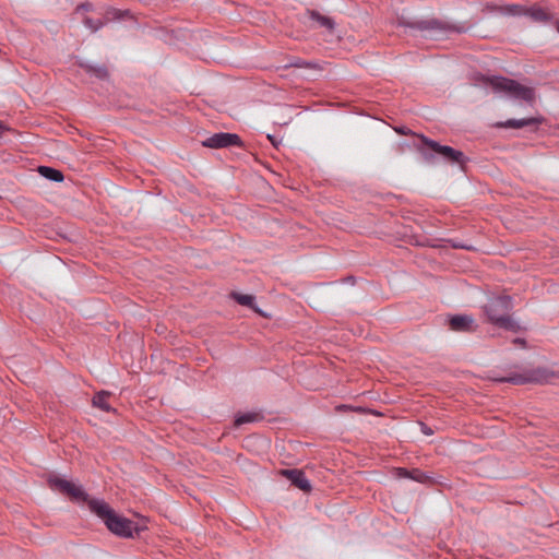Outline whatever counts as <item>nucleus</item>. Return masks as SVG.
<instances>
[{
	"mask_svg": "<svg viewBox=\"0 0 559 559\" xmlns=\"http://www.w3.org/2000/svg\"><path fill=\"white\" fill-rule=\"evenodd\" d=\"M526 16L535 22L548 23L554 20V15L538 5H532L527 8Z\"/></svg>",
	"mask_w": 559,
	"mask_h": 559,
	"instance_id": "ddd939ff",
	"label": "nucleus"
},
{
	"mask_svg": "<svg viewBox=\"0 0 559 559\" xmlns=\"http://www.w3.org/2000/svg\"><path fill=\"white\" fill-rule=\"evenodd\" d=\"M555 26H556L557 32L559 33V20L555 21Z\"/></svg>",
	"mask_w": 559,
	"mask_h": 559,
	"instance_id": "cd10ccee",
	"label": "nucleus"
},
{
	"mask_svg": "<svg viewBox=\"0 0 559 559\" xmlns=\"http://www.w3.org/2000/svg\"><path fill=\"white\" fill-rule=\"evenodd\" d=\"M453 247L454 248H464V249H467V250L471 249V247H468V246H462V245H459V243H454Z\"/></svg>",
	"mask_w": 559,
	"mask_h": 559,
	"instance_id": "a878e982",
	"label": "nucleus"
},
{
	"mask_svg": "<svg viewBox=\"0 0 559 559\" xmlns=\"http://www.w3.org/2000/svg\"><path fill=\"white\" fill-rule=\"evenodd\" d=\"M110 395L111 394L108 391H100V392L96 393L92 400L93 406H95L104 412H107V413L114 412L115 409L111 408V406L108 403V399Z\"/></svg>",
	"mask_w": 559,
	"mask_h": 559,
	"instance_id": "4468645a",
	"label": "nucleus"
},
{
	"mask_svg": "<svg viewBox=\"0 0 559 559\" xmlns=\"http://www.w3.org/2000/svg\"><path fill=\"white\" fill-rule=\"evenodd\" d=\"M316 20L317 26L324 27L326 31L325 41L335 43L340 39V36L335 31V22L331 17L317 13Z\"/></svg>",
	"mask_w": 559,
	"mask_h": 559,
	"instance_id": "f8f14e48",
	"label": "nucleus"
},
{
	"mask_svg": "<svg viewBox=\"0 0 559 559\" xmlns=\"http://www.w3.org/2000/svg\"><path fill=\"white\" fill-rule=\"evenodd\" d=\"M496 382H508L512 384L544 383L548 381V371L543 368L525 370L522 373L511 372L506 377H492Z\"/></svg>",
	"mask_w": 559,
	"mask_h": 559,
	"instance_id": "39448f33",
	"label": "nucleus"
},
{
	"mask_svg": "<svg viewBox=\"0 0 559 559\" xmlns=\"http://www.w3.org/2000/svg\"><path fill=\"white\" fill-rule=\"evenodd\" d=\"M9 128L0 121V139L3 136L4 132L8 131Z\"/></svg>",
	"mask_w": 559,
	"mask_h": 559,
	"instance_id": "393cba45",
	"label": "nucleus"
},
{
	"mask_svg": "<svg viewBox=\"0 0 559 559\" xmlns=\"http://www.w3.org/2000/svg\"><path fill=\"white\" fill-rule=\"evenodd\" d=\"M419 143L415 144L417 151L421 154L424 159L432 163L436 155L441 156L445 162L463 166L466 157L462 151L455 150L449 145H442L435 140H431L424 134H416Z\"/></svg>",
	"mask_w": 559,
	"mask_h": 559,
	"instance_id": "7ed1b4c3",
	"label": "nucleus"
},
{
	"mask_svg": "<svg viewBox=\"0 0 559 559\" xmlns=\"http://www.w3.org/2000/svg\"><path fill=\"white\" fill-rule=\"evenodd\" d=\"M84 25L87 28H90L92 32H97L98 29H100L103 27L104 23L102 20H94L91 17H86L84 20Z\"/></svg>",
	"mask_w": 559,
	"mask_h": 559,
	"instance_id": "412c9836",
	"label": "nucleus"
},
{
	"mask_svg": "<svg viewBox=\"0 0 559 559\" xmlns=\"http://www.w3.org/2000/svg\"><path fill=\"white\" fill-rule=\"evenodd\" d=\"M475 83L483 86H490L495 93L504 94L513 99H522L533 103L535 99V91L532 87L524 86L518 81L502 75H485L476 74Z\"/></svg>",
	"mask_w": 559,
	"mask_h": 559,
	"instance_id": "f03ea898",
	"label": "nucleus"
},
{
	"mask_svg": "<svg viewBox=\"0 0 559 559\" xmlns=\"http://www.w3.org/2000/svg\"><path fill=\"white\" fill-rule=\"evenodd\" d=\"M262 418V416L257 412H248L243 414H239L235 419L236 426H241L243 424L258 421Z\"/></svg>",
	"mask_w": 559,
	"mask_h": 559,
	"instance_id": "f3484780",
	"label": "nucleus"
},
{
	"mask_svg": "<svg viewBox=\"0 0 559 559\" xmlns=\"http://www.w3.org/2000/svg\"><path fill=\"white\" fill-rule=\"evenodd\" d=\"M512 298L510 296H496L488 300L484 310L488 320L496 326L516 332L520 326L510 317L512 310Z\"/></svg>",
	"mask_w": 559,
	"mask_h": 559,
	"instance_id": "20e7f679",
	"label": "nucleus"
},
{
	"mask_svg": "<svg viewBox=\"0 0 559 559\" xmlns=\"http://www.w3.org/2000/svg\"><path fill=\"white\" fill-rule=\"evenodd\" d=\"M395 131L400 134L406 135V134H414L408 128L406 127H400L396 128Z\"/></svg>",
	"mask_w": 559,
	"mask_h": 559,
	"instance_id": "b1692460",
	"label": "nucleus"
},
{
	"mask_svg": "<svg viewBox=\"0 0 559 559\" xmlns=\"http://www.w3.org/2000/svg\"><path fill=\"white\" fill-rule=\"evenodd\" d=\"M514 343L515 344H520V345H524L525 344V341L523 338H515L514 340Z\"/></svg>",
	"mask_w": 559,
	"mask_h": 559,
	"instance_id": "bb28decb",
	"label": "nucleus"
},
{
	"mask_svg": "<svg viewBox=\"0 0 559 559\" xmlns=\"http://www.w3.org/2000/svg\"><path fill=\"white\" fill-rule=\"evenodd\" d=\"M233 297L235 298V300L238 304H240L242 306L253 307L254 297L252 295H243V294H236V293H234Z\"/></svg>",
	"mask_w": 559,
	"mask_h": 559,
	"instance_id": "aec40b11",
	"label": "nucleus"
},
{
	"mask_svg": "<svg viewBox=\"0 0 559 559\" xmlns=\"http://www.w3.org/2000/svg\"><path fill=\"white\" fill-rule=\"evenodd\" d=\"M202 144L205 147L223 148L229 146H238L241 144V140L235 133L219 132L204 140Z\"/></svg>",
	"mask_w": 559,
	"mask_h": 559,
	"instance_id": "0eeeda50",
	"label": "nucleus"
},
{
	"mask_svg": "<svg viewBox=\"0 0 559 559\" xmlns=\"http://www.w3.org/2000/svg\"><path fill=\"white\" fill-rule=\"evenodd\" d=\"M420 427H421V431L426 435V436H431L433 433L432 429L427 426L426 424L424 423H420Z\"/></svg>",
	"mask_w": 559,
	"mask_h": 559,
	"instance_id": "5701e85b",
	"label": "nucleus"
},
{
	"mask_svg": "<svg viewBox=\"0 0 559 559\" xmlns=\"http://www.w3.org/2000/svg\"><path fill=\"white\" fill-rule=\"evenodd\" d=\"M48 483L51 488L64 495H68L71 499L75 501H90L88 496L84 491L83 487L73 481L60 477H50L48 479Z\"/></svg>",
	"mask_w": 559,
	"mask_h": 559,
	"instance_id": "423d86ee",
	"label": "nucleus"
},
{
	"mask_svg": "<svg viewBox=\"0 0 559 559\" xmlns=\"http://www.w3.org/2000/svg\"><path fill=\"white\" fill-rule=\"evenodd\" d=\"M281 474L292 481L297 488L309 492L311 490V484L306 478L305 473L300 469H282Z\"/></svg>",
	"mask_w": 559,
	"mask_h": 559,
	"instance_id": "9d476101",
	"label": "nucleus"
},
{
	"mask_svg": "<svg viewBox=\"0 0 559 559\" xmlns=\"http://www.w3.org/2000/svg\"><path fill=\"white\" fill-rule=\"evenodd\" d=\"M528 7L521 4H512L507 7V13L513 16H526Z\"/></svg>",
	"mask_w": 559,
	"mask_h": 559,
	"instance_id": "6ab92c4d",
	"label": "nucleus"
},
{
	"mask_svg": "<svg viewBox=\"0 0 559 559\" xmlns=\"http://www.w3.org/2000/svg\"><path fill=\"white\" fill-rule=\"evenodd\" d=\"M90 510L103 520L107 528L115 535L123 538L133 537L139 533L138 525L131 520L118 515L110 506L102 499H91Z\"/></svg>",
	"mask_w": 559,
	"mask_h": 559,
	"instance_id": "f257e3e1",
	"label": "nucleus"
},
{
	"mask_svg": "<svg viewBox=\"0 0 559 559\" xmlns=\"http://www.w3.org/2000/svg\"><path fill=\"white\" fill-rule=\"evenodd\" d=\"M409 472L411 469H407L405 467H397L394 469V475L397 478H409Z\"/></svg>",
	"mask_w": 559,
	"mask_h": 559,
	"instance_id": "4be33fe9",
	"label": "nucleus"
},
{
	"mask_svg": "<svg viewBox=\"0 0 559 559\" xmlns=\"http://www.w3.org/2000/svg\"><path fill=\"white\" fill-rule=\"evenodd\" d=\"M449 324L452 331L455 332H468L474 330V319L467 314H455L449 320Z\"/></svg>",
	"mask_w": 559,
	"mask_h": 559,
	"instance_id": "9b49d317",
	"label": "nucleus"
},
{
	"mask_svg": "<svg viewBox=\"0 0 559 559\" xmlns=\"http://www.w3.org/2000/svg\"><path fill=\"white\" fill-rule=\"evenodd\" d=\"M408 479H412V480H415L417 483H420V484H427L431 480V477L426 474L425 472L418 469V468H413L411 469L409 472V478Z\"/></svg>",
	"mask_w": 559,
	"mask_h": 559,
	"instance_id": "a211bd4d",
	"label": "nucleus"
},
{
	"mask_svg": "<svg viewBox=\"0 0 559 559\" xmlns=\"http://www.w3.org/2000/svg\"><path fill=\"white\" fill-rule=\"evenodd\" d=\"M82 68L86 73L94 75L99 80H105L108 78V71L104 66L82 64Z\"/></svg>",
	"mask_w": 559,
	"mask_h": 559,
	"instance_id": "dca6fc26",
	"label": "nucleus"
},
{
	"mask_svg": "<svg viewBox=\"0 0 559 559\" xmlns=\"http://www.w3.org/2000/svg\"><path fill=\"white\" fill-rule=\"evenodd\" d=\"M544 121V118L538 117H530V118H522V119H508L502 122H498L496 126L498 128H504V129H521L524 127H535L538 128Z\"/></svg>",
	"mask_w": 559,
	"mask_h": 559,
	"instance_id": "1a4fd4ad",
	"label": "nucleus"
},
{
	"mask_svg": "<svg viewBox=\"0 0 559 559\" xmlns=\"http://www.w3.org/2000/svg\"><path fill=\"white\" fill-rule=\"evenodd\" d=\"M38 173L46 179L50 180V181H55V182H61L63 181L64 179V176L63 174L56 169V168H52V167H48V166H39L38 167Z\"/></svg>",
	"mask_w": 559,
	"mask_h": 559,
	"instance_id": "2eb2a0df",
	"label": "nucleus"
},
{
	"mask_svg": "<svg viewBox=\"0 0 559 559\" xmlns=\"http://www.w3.org/2000/svg\"><path fill=\"white\" fill-rule=\"evenodd\" d=\"M403 25L406 27L416 28L431 37L447 29L445 25L436 19L421 20L414 23L407 22L403 23Z\"/></svg>",
	"mask_w": 559,
	"mask_h": 559,
	"instance_id": "6e6552de",
	"label": "nucleus"
}]
</instances>
